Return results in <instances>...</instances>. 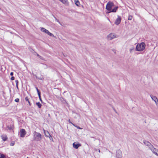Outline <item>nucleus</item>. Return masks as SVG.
<instances>
[{
	"mask_svg": "<svg viewBox=\"0 0 158 158\" xmlns=\"http://www.w3.org/2000/svg\"><path fill=\"white\" fill-rule=\"evenodd\" d=\"M156 103V104L157 105H158V100H157V101L155 102Z\"/></svg>",
	"mask_w": 158,
	"mask_h": 158,
	"instance_id": "obj_32",
	"label": "nucleus"
},
{
	"mask_svg": "<svg viewBox=\"0 0 158 158\" xmlns=\"http://www.w3.org/2000/svg\"><path fill=\"white\" fill-rule=\"evenodd\" d=\"M57 22H59V23H60V22L58 21V20H57Z\"/></svg>",
	"mask_w": 158,
	"mask_h": 158,
	"instance_id": "obj_38",
	"label": "nucleus"
},
{
	"mask_svg": "<svg viewBox=\"0 0 158 158\" xmlns=\"http://www.w3.org/2000/svg\"><path fill=\"white\" fill-rule=\"evenodd\" d=\"M36 105L38 106V107L40 108H41L42 105L41 103H40V102H36Z\"/></svg>",
	"mask_w": 158,
	"mask_h": 158,
	"instance_id": "obj_17",
	"label": "nucleus"
},
{
	"mask_svg": "<svg viewBox=\"0 0 158 158\" xmlns=\"http://www.w3.org/2000/svg\"><path fill=\"white\" fill-rule=\"evenodd\" d=\"M37 56H38L40 58H41V56L40 55H39V54H37Z\"/></svg>",
	"mask_w": 158,
	"mask_h": 158,
	"instance_id": "obj_36",
	"label": "nucleus"
},
{
	"mask_svg": "<svg viewBox=\"0 0 158 158\" xmlns=\"http://www.w3.org/2000/svg\"><path fill=\"white\" fill-rule=\"evenodd\" d=\"M7 128L9 130H13L14 129V126H13L10 127L8 126Z\"/></svg>",
	"mask_w": 158,
	"mask_h": 158,
	"instance_id": "obj_19",
	"label": "nucleus"
},
{
	"mask_svg": "<svg viewBox=\"0 0 158 158\" xmlns=\"http://www.w3.org/2000/svg\"><path fill=\"white\" fill-rule=\"evenodd\" d=\"M60 1L64 4H65L67 2L68 0H60Z\"/></svg>",
	"mask_w": 158,
	"mask_h": 158,
	"instance_id": "obj_18",
	"label": "nucleus"
},
{
	"mask_svg": "<svg viewBox=\"0 0 158 158\" xmlns=\"http://www.w3.org/2000/svg\"><path fill=\"white\" fill-rule=\"evenodd\" d=\"M25 100L27 102L29 103V105L30 106H31V103L29 101V98H28V97H26L25 98Z\"/></svg>",
	"mask_w": 158,
	"mask_h": 158,
	"instance_id": "obj_16",
	"label": "nucleus"
},
{
	"mask_svg": "<svg viewBox=\"0 0 158 158\" xmlns=\"http://www.w3.org/2000/svg\"><path fill=\"white\" fill-rule=\"evenodd\" d=\"M116 157L117 158H121L122 156V152L120 150H118L116 151Z\"/></svg>",
	"mask_w": 158,
	"mask_h": 158,
	"instance_id": "obj_6",
	"label": "nucleus"
},
{
	"mask_svg": "<svg viewBox=\"0 0 158 158\" xmlns=\"http://www.w3.org/2000/svg\"><path fill=\"white\" fill-rule=\"evenodd\" d=\"M44 132L46 137H49L50 139H51V138H52L51 135L50 134L48 131L44 129Z\"/></svg>",
	"mask_w": 158,
	"mask_h": 158,
	"instance_id": "obj_10",
	"label": "nucleus"
},
{
	"mask_svg": "<svg viewBox=\"0 0 158 158\" xmlns=\"http://www.w3.org/2000/svg\"><path fill=\"white\" fill-rule=\"evenodd\" d=\"M132 16L131 15H129L128 17V19L129 20H131L132 19Z\"/></svg>",
	"mask_w": 158,
	"mask_h": 158,
	"instance_id": "obj_23",
	"label": "nucleus"
},
{
	"mask_svg": "<svg viewBox=\"0 0 158 158\" xmlns=\"http://www.w3.org/2000/svg\"><path fill=\"white\" fill-rule=\"evenodd\" d=\"M15 144V143L14 142H12L10 143V145L11 146H13Z\"/></svg>",
	"mask_w": 158,
	"mask_h": 158,
	"instance_id": "obj_28",
	"label": "nucleus"
},
{
	"mask_svg": "<svg viewBox=\"0 0 158 158\" xmlns=\"http://www.w3.org/2000/svg\"><path fill=\"white\" fill-rule=\"evenodd\" d=\"M135 50V48L134 47H132L130 49V52L131 53Z\"/></svg>",
	"mask_w": 158,
	"mask_h": 158,
	"instance_id": "obj_20",
	"label": "nucleus"
},
{
	"mask_svg": "<svg viewBox=\"0 0 158 158\" xmlns=\"http://www.w3.org/2000/svg\"><path fill=\"white\" fill-rule=\"evenodd\" d=\"M35 88H36V89L37 90V92L38 91H40L38 89V88L37 87H35Z\"/></svg>",
	"mask_w": 158,
	"mask_h": 158,
	"instance_id": "obj_30",
	"label": "nucleus"
},
{
	"mask_svg": "<svg viewBox=\"0 0 158 158\" xmlns=\"http://www.w3.org/2000/svg\"><path fill=\"white\" fill-rule=\"evenodd\" d=\"M20 136L21 137H24L26 134V132L25 130L21 129L20 130Z\"/></svg>",
	"mask_w": 158,
	"mask_h": 158,
	"instance_id": "obj_5",
	"label": "nucleus"
},
{
	"mask_svg": "<svg viewBox=\"0 0 158 158\" xmlns=\"http://www.w3.org/2000/svg\"><path fill=\"white\" fill-rule=\"evenodd\" d=\"M15 101L16 102H19V98H16L15 100Z\"/></svg>",
	"mask_w": 158,
	"mask_h": 158,
	"instance_id": "obj_27",
	"label": "nucleus"
},
{
	"mask_svg": "<svg viewBox=\"0 0 158 158\" xmlns=\"http://www.w3.org/2000/svg\"><path fill=\"white\" fill-rule=\"evenodd\" d=\"M15 79V78L14 77H12L11 78V80H14Z\"/></svg>",
	"mask_w": 158,
	"mask_h": 158,
	"instance_id": "obj_29",
	"label": "nucleus"
},
{
	"mask_svg": "<svg viewBox=\"0 0 158 158\" xmlns=\"http://www.w3.org/2000/svg\"><path fill=\"white\" fill-rule=\"evenodd\" d=\"M39 97V98L40 99V101L41 102H42V99H41V96H40V97Z\"/></svg>",
	"mask_w": 158,
	"mask_h": 158,
	"instance_id": "obj_33",
	"label": "nucleus"
},
{
	"mask_svg": "<svg viewBox=\"0 0 158 158\" xmlns=\"http://www.w3.org/2000/svg\"><path fill=\"white\" fill-rule=\"evenodd\" d=\"M145 48V44L142 42L140 44H138L136 46V50L137 51H142Z\"/></svg>",
	"mask_w": 158,
	"mask_h": 158,
	"instance_id": "obj_3",
	"label": "nucleus"
},
{
	"mask_svg": "<svg viewBox=\"0 0 158 158\" xmlns=\"http://www.w3.org/2000/svg\"><path fill=\"white\" fill-rule=\"evenodd\" d=\"M68 122H69L70 123H71V124H72V125H73L74 126H76L74 124H73V123H72L71 121H70V119H69L68 120Z\"/></svg>",
	"mask_w": 158,
	"mask_h": 158,
	"instance_id": "obj_25",
	"label": "nucleus"
},
{
	"mask_svg": "<svg viewBox=\"0 0 158 158\" xmlns=\"http://www.w3.org/2000/svg\"><path fill=\"white\" fill-rule=\"evenodd\" d=\"M60 1V0H59Z\"/></svg>",
	"mask_w": 158,
	"mask_h": 158,
	"instance_id": "obj_39",
	"label": "nucleus"
},
{
	"mask_svg": "<svg viewBox=\"0 0 158 158\" xmlns=\"http://www.w3.org/2000/svg\"><path fill=\"white\" fill-rule=\"evenodd\" d=\"M15 82L16 84V87L17 89H19V88L18 86V81L17 80L15 81Z\"/></svg>",
	"mask_w": 158,
	"mask_h": 158,
	"instance_id": "obj_21",
	"label": "nucleus"
},
{
	"mask_svg": "<svg viewBox=\"0 0 158 158\" xmlns=\"http://www.w3.org/2000/svg\"><path fill=\"white\" fill-rule=\"evenodd\" d=\"M75 4L76 6H79L80 5V2L78 0H75Z\"/></svg>",
	"mask_w": 158,
	"mask_h": 158,
	"instance_id": "obj_15",
	"label": "nucleus"
},
{
	"mask_svg": "<svg viewBox=\"0 0 158 158\" xmlns=\"http://www.w3.org/2000/svg\"><path fill=\"white\" fill-rule=\"evenodd\" d=\"M42 139L41 135L35 131L33 132V139L37 141H40Z\"/></svg>",
	"mask_w": 158,
	"mask_h": 158,
	"instance_id": "obj_2",
	"label": "nucleus"
},
{
	"mask_svg": "<svg viewBox=\"0 0 158 158\" xmlns=\"http://www.w3.org/2000/svg\"><path fill=\"white\" fill-rule=\"evenodd\" d=\"M5 156L3 154L0 153V158H5Z\"/></svg>",
	"mask_w": 158,
	"mask_h": 158,
	"instance_id": "obj_22",
	"label": "nucleus"
},
{
	"mask_svg": "<svg viewBox=\"0 0 158 158\" xmlns=\"http://www.w3.org/2000/svg\"><path fill=\"white\" fill-rule=\"evenodd\" d=\"M36 78L37 79H40V80H42V79H43V77H40H40H38L37 76H36Z\"/></svg>",
	"mask_w": 158,
	"mask_h": 158,
	"instance_id": "obj_24",
	"label": "nucleus"
},
{
	"mask_svg": "<svg viewBox=\"0 0 158 158\" xmlns=\"http://www.w3.org/2000/svg\"><path fill=\"white\" fill-rule=\"evenodd\" d=\"M41 31L44 32H45V33L47 34L48 35H49V36H53L54 35H53L50 32H49L48 30H47V29H45V28H42L41 29Z\"/></svg>",
	"mask_w": 158,
	"mask_h": 158,
	"instance_id": "obj_4",
	"label": "nucleus"
},
{
	"mask_svg": "<svg viewBox=\"0 0 158 158\" xmlns=\"http://www.w3.org/2000/svg\"><path fill=\"white\" fill-rule=\"evenodd\" d=\"M113 109L114 110V111L116 112V113H117V112L116 111V110H115V109H114V107H113Z\"/></svg>",
	"mask_w": 158,
	"mask_h": 158,
	"instance_id": "obj_35",
	"label": "nucleus"
},
{
	"mask_svg": "<svg viewBox=\"0 0 158 158\" xmlns=\"http://www.w3.org/2000/svg\"><path fill=\"white\" fill-rule=\"evenodd\" d=\"M150 97L152 98V99L155 102H156L157 101V100H158L157 98L155 96H153L152 95H151Z\"/></svg>",
	"mask_w": 158,
	"mask_h": 158,
	"instance_id": "obj_14",
	"label": "nucleus"
},
{
	"mask_svg": "<svg viewBox=\"0 0 158 158\" xmlns=\"http://www.w3.org/2000/svg\"><path fill=\"white\" fill-rule=\"evenodd\" d=\"M37 158H38L37 157Z\"/></svg>",
	"mask_w": 158,
	"mask_h": 158,
	"instance_id": "obj_40",
	"label": "nucleus"
},
{
	"mask_svg": "<svg viewBox=\"0 0 158 158\" xmlns=\"http://www.w3.org/2000/svg\"><path fill=\"white\" fill-rule=\"evenodd\" d=\"M121 17L120 16L118 15V18L116 19V21H115L114 23L117 25H118L121 23Z\"/></svg>",
	"mask_w": 158,
	"mask_h": 158,
	"instance_id": "obj_9",
	"label": "nucleus"
},
{
	"mask_svg": "<svg viewBox=\"0 0 158 158\" xmlns=\"http://www.w3.org/2000/svg\"><path fill=\"white\" fill-rule=\"evenodd\" d=\"M81 146V143H73V146L74 148L75 149H77L79 147Z\"/></svg>",
	"mask_w": 158,
	"mask_h": 158,
	"instance_id": "obj_12",
	"label": "nucleus"
},
{
	"mask_svg": "<svg viewBox=\"0 0 158 158\" xmlns=\"http://www.w3.org/2000/svg\"><path fill=\"white\" fill-rule=\"evenodd\" d=\"M1 137L2 140L4 141H6L7 139V137L6 135L3 134L1 136Z\"/></svg>",
	"mask_w": 158,
	"mask_h": 158,
	"instance_id": "obj_13",
	"label": "nucleus"
},
{
	"mask_svg": "<svg viewBox=\"0 0 158 158\" xmlns=\"http://www.w3.org/2000/svg\"><path fill=\"white\" fill-rule=\"evenodd\" d=\"M37 93H38V94L39 97H40V96H41V93H40V91L38 92Z\"/></svg>",
	"mask_w": 158,
	"mask_h": 158,
	"instance_id": "obj_26",
	"label": "nucleus"
},
{
	"mask_svg": "<svg viewBox=\"0 0 158 158\" xmlns=\"http://www.w3.org/2000/svg\"><path fill=\"white\" fill-rule=\"evenodd\" d=\"M143 143L145 145L148 146L149 148H150V149H151L153 147L152 145L151 144V143L148 141L144 140Z\"/></svg>",
	"mask_w": 158,
	"mask_h": 158,
	"instance_id": "obj_7",
	"label": "nucleus"
},
{
	"mask_svg": "<svg viewBox=\"0 0 158 158\" xmlns=\"http://www.w3.org/2000/svg\"><path fill=\"white\" fill-rule=\"evenodd\" d=\"M77 128H79V129H81L82 128H80L79 126H75Z\"/></svg>",
	"mask_w": 158,
	"mask_h": 158,
	"instance_id": "obj_31",
	"label": "nucleus"
},
{
	"mask_svg": "<svg viewBox=\"0 0 158 158\" xmlns=\"http://www.w3.org/2000/svg\"><path fill=\"white\" fill-rule=\"evenodd\" d=\"M114 6V5L113 2L109 1L107 4L106 6V9L109 11L108 13L116 12L118 9V6H115L113 9H112L113 7Z\"/></svg>",
	"mask_w": 158,
	"mask_h": 158,
	"instance_id": "obj_1",
	"label": "nucleus"
},
{
	"mask_svg": "<svg viewBox=\"0 0 158 158\" xmlns=\"http://www.w3.org/2000/svg\"><path fill=\"white\" fill-rule=\"evenodd\" d=\"M10 75L11 76H13V73L12 72L10 73Z\"/></svg>",
	"mask_w": 158,
	"mask_h": 158,
	"instance_id": "obj_34",
	"label": "nucleus"
},
{
	"mask_svg": "<svg viewBox=\"0 0 158 158\" xmlns=\"http://www.w3.org/2000/svg\"><path fill=\"white\" fill-rule=\"evenodd\" d=\"M100 150L98 149V152H100Z\"/></svg>",
	"mask_w": 158,
	"mask_h": 158,
	"instance_id": "obj_37",
	"label": "nucleus"
},
{
	"mask_svg": "<svg viewBox=\"0 0 158 158\" xmlns=\"http://www.w3.org/2000/svg\"><path fill=\"white\" fill-rule=\"evenodd\" d=\"M116 38L115 35L113 33L109 34L107 37V38L109 40H111L113 39Z\"/></svg>",
	"mask_w": 158,
	"mask_h": 158,
	"instance_id": "obj_8",
	"label": "nucleus"
},
{
	"mask_svg": "<svg viewBox=\"0 0 158 158\" xmlns=\"http://www.w3.org/2000/svg\"><path fill=\"white\" fill-rule=\"evenodd\" d=\"M150 149L154 154L158 156V150L157 149L154 148L153 147Z\"/></svg>",
	"mask_w": 158,
	"mask_h": 158,
	"instance_id": "obj_11",
	"label": "nucleus"
}]
</instances>
